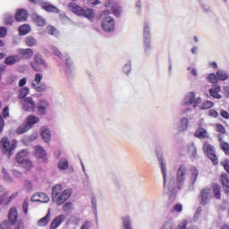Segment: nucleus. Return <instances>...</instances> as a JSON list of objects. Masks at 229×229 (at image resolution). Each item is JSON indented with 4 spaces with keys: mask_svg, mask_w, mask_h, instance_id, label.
<instances>
[{
    "mask_svg": "<svg viewBox=\"0 0 229 229\" xmlns=\"http://www.w3.org/2000/svg\"><path fill=\"white\" fill-rule=\"evenodd\" d=\"M157 160L159 162V167L161 174H163L164 191L166 194H176V191H181L185 185L187 177L189 178V191H194V183L199 176V171L196 167L187 169L185 165H181L176 170L175 178L173 175H167V163L164 159L162 154H157Z\"/></svg>",
    "mask_w": 229,
    "mask_h": 229,
    "instance_id": "f257e3e1",
    "label": "nucleus"
},
{
    "mask_svg": "<svg viewBox=\"0 0 229 229\" xmlns=\"http://www.w3.org/2000/svg\"><path fill=\"white\" fill-rule=\"evenodd\" d=\"M64 186L62 184H55L52 188V199L54 203L58 206L64 205L72 196V190L66 189L64 191Z\"/></svg>",
    "mask_w": 229,
    "mask_h": 229,
    "instance_id": "f03ea898",
    "label": "nucleus"
},
{
    "mask_svg": "<svg viewBox=\"0 0 229 229\" xmlns=\"http://www.w3.org/2000/svg\"><path fill=\"white\" fill-rule=\"evenodd\" d=\"M216 198V199H221V186L215 185L213 188H204L199 192V199L200 205H208L212 200V198Z\"/></svg>",
    "mask_w": 229,
    "mask_h": 229,
    "instance_id": "7ed1b4c3",
    "label": "nucleus"
},
{
    "mask_svg": "<svg viewBox=\"0 0 229 229\" xmlns=\"http://www.w3.org/2000/svg\"><path fill=\"white\" fill-rule=\"evenodd\" d=\"M68 8L70 12L79 15V17H86L89 21H94V10L89 7H81L74 3H70Z\"/></svg>",
    "mask_w": 229,
    "mask_h": 229,
    "instance_id": "20e7f679",
    "label": "nucleus"
},
{
    "mask_svg": "<svg viewBox=\"0 0 229 229\" xmlns=\"http://www.w3.org/2000/svg\"><path fill=\"white\" fill-rule=\"evenodd\" d=\"M50 51H52V53L55 55V56H58L61 62H64L65 64L64 72L66 76H71V74L72 73V62H71V58H69V55L67 54L64 55L60 53V50H58V48L55 46H50Z\"/></svg>",
    "mask_w": 229,
    "mask_h": 229,
    "instance_id": "39448f33",
    "label": "nucleus"
},
{
    "mask_svg": "<svg viewBox=\"0 0 229 229\" xmlns=\"http://www.w3.org/2000/svg\"><path fill=\"white\" fill-rule=\"evenodd\" d=\"M110 13L109 10H106L100 13L99 17L101 19V26L104 31H114L115 30V21L112 16H108Z\"/></svg>",
    "mask_w": 229,
    "mask_h": 229,
    "instance_id": "423d86ee",
    "label": "nucleus"
},
{
    "mask_svg": "<svg viewBox=\"0 0 229 229\" xmlns=\"http://www.w3.org/2000/svg\"><path fill=\"white\" fill-rule=\"evenodd\" d=\"M143 49L147 56L151 55V32L148 22H145L143 29Z\"/></svg>",
    "mask_w": 229,
    "mask_h": 229,
    "instance_id": "0eeeda50",
    "label": "nucleus"
},
{
    "mask_svg": "<svg viewBox=\"0 0 229 229\" xmlns=\"http://www.w3.org/2000/svg\"><path fill=\"white\" fill-rule=\"evenodd\" d=\"M201 98L199 97L196 98V93L195 92H189L187 93L182 102V106H191V105H193V108H198L199 105H201Z\"/></svg>",
    "mask_w": 229,
    "mask_h": 229,
    "instance_id": "6e6552de",
    "label": "nucleus"
},
{
    "mask_svg": "<svg viewBox=\"0 0 229 229\" xmlns=\"http://www.w3.org/2000/svg\"><path fill=\"white\" fill-rule=\"evenodd\" d=\"M17 148V142L12 141L6 137H4L1 140V149L3 153L7 154V157L10 158L13 155V151Z\"/></svg>",
    "mask_w": 229,
    "mask_h": 229,
    "instance_id": "1a4fd4ad",
    "label": "nucleus"
},
{
    "mask_svg": "<svg viewBox=\"0 0 229 229\" xmlns=\"http://www.w3.org/2000/svg\"><path fill=\"white\" fill-rule=\"evenodd\" d=\"M42 80H44V74L39 72L35 74L31 87L34 89V90H36V92H45V90H47V84H46V82L40 83Z\"/></svg>",
    "mask_w": 229,
    "mask_h": 229,
    "instance_id": "9d476101",
    "label": "nucleus"
},
{
    "mask_svg": "<svg viewBox=\"0 0 229 229\" xmlns=\"http://www.w3.org/2000/svg\"><path fill=\"white\" fill-rule=\"evenodd\" d=\"M161 229H199L198 228V226L196 225H191L187 228V220L183 219L182 220L177 228L174 227V222L173 221V219H167L163 226L161 227Z\"/></svg>",
    "mask_w": 229,
    "mask_h": 229,
    "instance_id": "9b49d317",
    "label": "nucleus"
},
{
    "mask_svg": "<svg viewBox=\"0 0 229 229\" xmlns=\"http://www.w3.org/2000/svg\"><path fill=\"white\" fill-rule=\"evenodd\" d=\"M203 151L211 159L214 165H217V156H216V148L208 142H205L203 146Z\"/></svg>",
    "mask_w": 229,
    "mask_h": 229,
    "instance_id": "f8f14e48",
    "label": "nucleus"
},
{
    "mask_svg": "<svg viewBox=\"0 0 229 229\" xmlns=\"http://www.w3.org/2000/svg\"><path fill=\"white\" fill-rule=\"evenodd\" d=\"M38 65H43V67L47 68V63H46V60H44V57H42V55L40 54H37L34 56V63L30 64V66L34 71L40 72L41 70Z\"/></svg>",
    "mask_w": 229,
    "mask_h": 229,
    "instance_id": "ddd939ff",
    "label": "nucleus"
},
{
    "mask_svg": "<svg viewBox=\"0 0 229 229\" xmlns=\"http://www.w3.org/2000/svg\"><path fill=\"white\" fill-rule=\"evenodd\" d=\"M36 108L38 115H46L49 108V101L44 98L39 99L36 105Z\"/></svg>",
    "mask_w": 229,
    "mask_h": 229,
    "instance_id": "4468645a",
    "label": "nucleus"
},
{
    "mask_svg": "<svg viewBox=\"0 0 229 229\" xmlns=\"http://www.w3.org/2000/svg\"><path fill=\"white\" fill-rule=\"evenodd\" d=\"M106 8H111L114 15L115 17H119L121 13H123V8L117 4V3L114 2V0H106L105 2Z\"/></svg>",
    "mask_w": 229,
    "mask_h": 229,
    "instance_id": "2eb2a0df",
    "label": "nucleus"
},
{
    "mask_svg": "<svg viewBox=\"0 0 229 229\" xmlns=\"http://www.w3.org/2000/svg\"><path fill=\"white\" fill-rule=\"evenodd\" d=\"M22 106L23 110H25L26 112H35V110L37 109V104L31 97H28L22 100Z\"/></svg>",
    "mask_w": 229,
    "mask_h": 229,
    "instance_id": "dca6fc26",
    "label": "nucleus"
},
{
    "mask_svg": "<svg viewBox=\"0 0 229 229\" xmlns=\"http://www.w3.org/2000/svg\"><path fill=\"white\" fill-rule=\"evenodd\" d=\"M34 150L36 158H38L41 162H47V153H46V150L42 147L36 146L34 147Z\"/></svg>",
    "mask_w": 229,
    "mask_h": 229,
    "instance_id": "f3484780",
    "label": "nucleus"
},
{
    "mask_svg": "<svg viewBox=\"0 0 229 229\" xmlns=\"http://www.w3.org/2000/svg\"><path fill=\"white\" fill-rule=\"evenodd\" d=\"M187 130H189V118L184 116L180 118L177 123V131L183 133V131H187Z\"/></svg>",
    "mask_w": 229,
    "mask_h": 229,
    "instance_id": "a211bd4d",
    "label": "nucleus"
},
{
    "mask_svg": "<svg viewBox=\"0 0 229 229\" xmlns=\"http://www.w3.org/2000/svg\"><path fill=\"white\" fill-rule=\"evenodd\" d=\"M67 219V216L64 214H61L57 216H55L53 221L50 224V228L49 229H56L62 223H64L65 220Z\"/></svg>",
    "mask_w": 229,
    "mask_h": 229,
    "instance_id": "6ab92c4d",
    "label": "nucleus"
},
{
    "mask_svg": "<svg viewBox=\"0 0 229 229\" xmlns=\"http://www.w3.org/2000/svg\"><path fill=\"white\" fill-rule=\"evenodd\" d=\"M121 220V229H133V221L131 220V216L130 215L122 216Z\"/></svg>",
    "mask_w": 229,
    "mask_h": 229,
    "instance_id": "aec40b11",
    "label": "nucleus"
},
{
    "mask_svg": "<svg viewBox=\"0 0 229 229\" xmlns=\"http://www.w3.org/2000/svg\"><path fill=\"white\" fill-rule=\"evenodd\" d=\"M28 11L20 9L16 12L14 19L17 22H25V21H28Z\"/></svg>",
    "mask_w": 229,
    "mask_h": 229,
    "instance_id": "412c9836",
    "label": "nucleus"
},
{
    "mask_svg": "<svg viewBox=\"0 0 229 229\" xmlns=\"http://www.w3.org/2000/svg\"><path fill=\"white\" fill-rule=\"evenodd\" d=\"M18 54L23 60H30L33 57V50L31 48H20L18 49Z\"/></svg>",
    "mask_w": 229,
    "mask_h": 229,
    "instance_id": "4be33fe9",
    "label": "nucleus"
},
{
    "mask_svg": "<svg viewBox=\"0 0 229 229\" xmlns=\"http://www.w3.org/2000/svg\"><path fill=\"white\" fill-rule=\"evenodd\" d=\"M31 201H39L40 203H49V197L44 192H38L31 198Z\"/></svg>",
    "mask_w": 229,
    "mask_h": 229,
    "instance_id": "5701e85b",
    "label": "nucleus"
},
{
    "mask_svg": "<svg viewBox=\"0 0 229 229\" xmlns=\"http://www.w3.org/2000/svg\"><path fill=\"white\" fill-rule=\"evenodd\" d=\"M194 137L199 139L200 140H203V139H208V131L205 128H197Z\"/></svg>",
    "mask_w": 229,
    "mask_h": 229,
    "instance_id": "b1692460",
    "label": "nucleus"
},
{
    "mask_svg": "<svg viewBox=\"0 0 229 229\" xmlns=\"http://www.w3.org/2000/svg\"><path fill=\"white\" fill-rule=\"evenodd\" d=\"M38 123H40V118L30 114L29 115L26 120H25V123L31 129L33 128V126H35V124H38Z\"/></svg>",
    "mask_w": 229,
    "mask_h": 229,
    "instance_id": "393cba45",
    "label": "nucleus"
},
{
    "mask_svg": "<svg viewBox=\"0 0 229 229\" xmlns=\"http://www.w3.org/2000/svg\"><path fill=\"white\" fill-rule=\"evenodd\" d=\"M40 135L44 142H49L51 140V130L47 127H41Z\"/></svg>",
    "mask_w": 229,
    "mask_h": 229,
    "instance_id": "a878e982",
    "label": "nucleus"
},
{
    "mask_svg": "<svg viewBox=\"0 0 229 229\" xmlns=\"http://www.w3.org/2000/svg\"><path fill=\"white\" fill-rule=\"evenodd\" d=\"M19 217V213L17 212V208H12L9 210L8 218L11 225H15L17 223V219Z\"/></svg>",
    "mask_w": 229,
    "mask_h": 229,
    "instance_id": "bb28decb",
    "label": "nucleus"
},
{
    "mask_svg": "<svg viewBox=\"0 0 229 229\" xmlns=\"http://www.w3.org/2000/svg\"><path fill=\"white\" fill-rule=\"evenodd\" d=\"M49 221H51V208H48L47 215L38 221V226H47Z\"/></svg>",
    "mask_w": 229,
    "mask_h": 229,
    "instance_id": "cd10ccee",
    "label": "nucleus"
},
{
    "mask_svg": "<svg viewBox=\"0 0 229 229\" xmlns=\"http://www.w3.org/2000/svg\"><path fill=\"white\" fill-rule=\"evenodd\" d=\"M217 140L220 142V149L224 151L225 155H229V144L223 140V135L218 134L217 135Z\"/></svg>",
    "mask_w": 229,
    "mask_h": 229,
    "instance_id": "c85d7f7f",
    "label": "nucleus"
},
{
    "mask_svg": "<svg viewBox=\"0 0 229 229\" xmlns=\"http://www.w3.org/2000/svg\"><path fill=\"white\" fill-rule=\"evenodd\" d=\"M37 139H38V134L37 132H34L31 135L23 136L21 140L23 144H26L28 146L30 142H34V140H37Z\"/></svg>",
    "mask_w": 229,
    "mask_h": 229,
    "instance_id": "c756f323",
    "label": "nucleus"
},
{
    "mask_svg": "<svg viewBox=\"0 0 229 229\" xmlns=\"http://www.w3.org/2000/svg\"><path fill=\"white\" fill-rule=\"evenodd\" d=\"M41 8H43V10H46V12H52L53 13H60V10H58V8H56V6H55L49 3L42 4Z\"/></svg>",
    "mask_w": 229,
    "mask_h": 229,
    "instance_id": "7c9ffc66",
    "label": "nucleus"
},
{
    "mask_svg": "<svg viewBox=\"0 0 229 229\" xmlns=\"http://www.w3.org/2000/svg\"><path fill=\"white\" fill-rule=\"evenodd\" d=\"M219 92H221V87L219 85H215L213 89H209L210 96L216 99H221Z\"/></svg>",
    "mask_w": 229,
    "mask_h": 229,
    "instance_id": "2f4dec72",
    "label": "nucleus"
},
{
    "mask_svg": "<svg viewBox=\"0 0 229 229\" xmlns=\"http://www.w3.org/2000/svg\"><path fill=\"white\" fill-rule=\"evenodd\" d=\"M221 182H222V185H223V187L225 189V194H229V179H228V174H222Z\"/></svg>",
    "mask_w": 229,
    "mask_h": 229,
    "instance_id": "473e14b6",
    "label": "nucleus"
},
{
    "mask_svg": "<svg viewBox=\"0 0 229 229\" xmlns=\"http://www.w3.org/2000/svg\"><path fill=\"white\" fill-rule=\"evenodd\" d=\"M21 56L14 55H10L5 58V64L6 65H14V64H17V62H20Z\"/></svg>",
    "mask_w": 229,
    "mask_h": 229,
    "instance_id": "72a5a7b5",
    "label": "nucleus"
},
{
    "mask_svg": "<svg viewBox=\"0 0 229 229\" xmlns=\"http://www.w3.org/2000/svg\"><path fill=\"white\" fill-rule=\"evenodd\" d=\"M26 157H28V150L23 149L17 154L16 161L18 164H22L25 160H28L26 159Z\"/></svg>",
    "mask_w": 229,
    "mask_h": 229,
    "instance_id": "f704fd0d",
    "label": "nucleus"
},
{
    "mask_svg": "<svg viewBox=\"0 0 229 229\" xmlns=\"http://www.w3.org/2000/svg\"><path fill=\"white\" fill-rule=\"evenodd\" d=\"M32 19L37 26H44L46 24V19L44 17L35 13L32 15Z\"/></svg>",
    "mask_w": 229,
    "mask_h": 229,
    "instance_id": "c9c22d12",
    "label": "nucleus"
},
{
    "mask_svg": "<svg viewBox=\"0 0 229 229\" xmlns=\"http://www.w3.org/2000/svg\"><path fill=\"white\" fill-rule=\"evenodd\" d=\"M58 169H60V171H67V169H69V161L67 158L64 157L59 160Z\"/></svg>",
    "mask_w": 229,
    "mask_h": 229,
    "instance_id": "e433bc0d",
    "label": "nucleus"
},
{
    "mask_svg": "<svg viewBox=\"0 0 229 229\" xmlns=\"http://www.w3.org/2000/svg\"><path fill=\"white\" fill-rule=\"evenodd\" d=\"M216 76L220 81H226V80L229 78L228 72H226L225 70H218L216 72Z\"/></svg>",
    "mask_w": 229,
    "mask_h": 229,
    "instance_id": "4c0bfd02",
    "label": "nucleus"
},
{
    "mask_svg": "<svg viewBox=\"0 0 229 229\" xmlns=\"http://www.w3.org/2000/svg\"><path fill=\"white\" fill-rule=\"evenodd\" d=\"M31 31V27L29 24H23L19 27V33L21 36L28 35Z\"/></svg>",
    "mask_w": 229,
    "mask_h": 229,
    "instance_id": "58836bf2",
    "label": "nucleus"
},
{
    "mask_svg": "<svg viewBox=\"0 0 229 229\" xmlns=\"http://www.w3.org/2000/svg\"><path fill=\"white\" fill-rule=\"evenodd\" d=\"M31 130L29 125H27L26 122L20 125L17 130L16 133L18 135H22V133H26V131H30Z\"/></svg>",
    "mask_w": 229,
    "mask_h": 229,
    "instance_id": "ea45409f",
    "label": "nucleus"
},
{
    "mask_svg": "<svg viewBox=\"0 0 229 229\" xmlns=\"http://www.w3.org/2000/svg\"><path fill=\"white\" fill-rule=\"evenodd\" d=\"M4 22L6 26H12L13 24V14L6 13L4 14Z\"/></svg>",
    "mask_w": 229,
    "mask_h": 229,
    "instance_id": "a19ab883",
    "label": "nucleus"
},
{
    "mask_svg": "<svg viewBox=\"0 0 229 229\" xmlns=\"http://www.w3.org/2000/svg\"><path fill=\"white\" fill-rule=\"evenodd\" d=\"M25 44L29 47H33L35 46H37L38 41L35 38H33V36H28L25 38Z\"/></svg>",
    "mask_w": 229,
    "mask_h": 229,
    "instance_id": "79ce46f5",
    "label": "nucleus"
},
{
    "mask_svg": "<svg viewBox=\"0 0 229 229\" xmlns=\"http://www.w3.org/2000/svg\"><path fill=\"white\" fill-rule=\"evenodd\" d=\"M30 94V89L29 88H21L19 90V98L20 99H24L28 95Z\"/></svg>",
    "mask_w": 229,
    "mask_h": 229,
    "instance_id": "37998d69",
    "label": "nucleus"
},
{
    "mask_svg": "<svg viewBox=\"0 0 229 229\" xmlns=\"http://www.w3.org/2000/svg\"><path fill=\"white\" fill-rule=\"evenodd\" d=\"M47 32L49 34V35H53V37H58L59 35V32H58V30H56L55 27L53 26H48L47 28Z\"/></svg>",
    "mask_w": 229,
    "mask_h": 229,
    "instance_id": "c03bdc74",
    "label": "nucleus"
},
{
    "mask_svg": "<svg viewBox=\"0 0 229 229\" xmlns=\"http://www.w3.org/2000/svg\"><path fill=\"white\" fill-rule=\"evenodd\" d=\"M207 80L209 81V83H217V81H219L217 74L215 73H209L207 77Z\"/></svg>",
    "mask_w": 229,
    "mask_h": 229,
    "instance_id": "a18cd8bd",
    "label": "nucleus"
},
{
    "mask_svg": "<svg viewBox=\"0 0 229 229\" xmlns=\"http://www.w3.org/2000/svg\"><path fill=\"white\" fill-rule=\"evenodd\" d=\"M212 106H214V102L207 100L200 106V109L208 110V108H212Z\"/></svg>",
    "mask_w": 229,
    "mask_h": 229,
    "instance_id": "49530a36",
    "label": "nucleus"
},
{
    "mask_svg": "<svg viewBox=\"0 0 229 229\" xmlns=\"http://www.w3.org/2000/svg\"><path fill=\"white\" fill-rule=\"evenodd\" d=\"M91 207L95 216H98V199L96 197H92L91 199Z\"/></svg>",
    "mask_w": 229,
    "mask_h": 229,
    "instance_id": "de8ad7c7",
    "label": "nucleus"
},
{
    "mask_svg": "<svg viewBox=\"0 0 229 229\" xmlns=\"http://www.w3.org/2000/svg\"><path fill=\"white\" fill-rule=\"evenodd\" d=\"M123 71L124 74H130V72H131V61L127 62L123 65Z\"/></svg>",
    "mask_w": 229,
    "mask_h": 229,
    "instance_id": "09e8293b",
    "label": "nucleus"
},
{
    "mask_svg": "<svg viewBox=\"0 0 229 229\" xmlns=\"http://www.w3.org/2000/svg\"><path fill=\"white\" fill-rule=\"evenodd\" d=\"M216 131H218V133H220V135H225V133H226V129H225V126H223V124L217 123L216 124Z\"/></svg>",
    "mask_w": 229,
    "mask_h": 229,
    "instance_id": "8fccbe9b",
    "label": "nucleus"
},
{
    "mask_svg": "<svg viewBox=\"0 0 229 229\" xmlns=\"http://www.w3.org/2000/svg\"><path fill=\"white\" fill-rule=\"evenodd\" d=\"M189 153H190L191 158L196 157V146H194V144H191L189 146Z\"/></svg>",
    "mask_w": 229,
    "mask_h": 229,
    "instance_id": "3c124183",
    "label": "nucleus"
},
{
    "mask_svg": "<svg viewBox=\"0 0 229 229\" xmlns=\"http://www.w3.org/2000/svg\"><path fill=\"white\" fill-rule=\"evenodd\" d=\"M63 210H64V212H69V211L72 210V202H66L63 206Z\"/></svg>",
    "mask_w": 229,
    "mask_h": 229,
    "instance_id": "603ef678",
    "label": "nucleus"
},
{
    "mask_svg": "<svg viewBox=\"0 0 229 229\" xmlns=\"http://www.w3.org/2000/svg\"><path fill=\"white\" fill-rule=\"evenodd\" d=\"M22 167H24L25 169H27V171H29V169H31V161L30 160H25L22 163H20Z\"/></svg>",
    "mask_w": 229,
    "mask_h": 229,
    "instance_id": "864d4df0",
    "label": "nucleus"
},
{
    "mask_svg": "<svg viewBox=\"0 0 229 229\" xmlns=\"http://www.w3.org/2000/svg\"><path fill=\"white\" fill-rule=\"evenodd\" d=\"M186 71H191V76H193V78H198V70L196 68H192L191 66H188L186 68Z\"/></svg>",
    "mask_w": 229,
    "mask_h": 229,
    "instance_id": "5fc2aeb1",
    "label": "nucleus"
},
{
    "mask_svg": "<svg viewBox=\"0 0 229 229\" xmlns=\"http://www.w3.org/2000/svg\"><path fill=\"white\" fill-rule=\"evenodd\" d=\"M2 174H4V180L7 182H12V177H10V174L6 171V169L2 168Z\"/></svg>",
    "mask_w": 229,
    "mask_h": 229,
    "instance_id": "6e6d98bb",
    "label": "nucleus"
},
{
    "mask_svg": "<svg viewBox=\"0 0 229 229\" xmlns=\"http://www.w3.org/2000/svg\"><path fill=\"white\" fill-rule=\"evenodd\" d=\"M28 207H30V199H26L23 202L22 208L24 214H28Z\"/></svg>",
    "mask_w": 229,
    "mask_h": 229,
    "instance_id": "4d7b16f0",
    "label": "nucleus"
},
{
    "mask_svg": "<svg viewBox=\"0 0 229 229\" xmlns=\"http://www.w3.org/2000/svg\"><path fill=\"white\" fill-rule=\"evenodd\" d=\"M8 33V29L6 27H0V38L6 37Z\"/></svg>",
    "mask_w": 229,
    "mask_h": 229,
    "instance_id": "13d9d810",
    "label": "nucleus"
},
{
    "mask_svg": "<svg viewBox=\"0 0 229 229\" xmlns=\"http://www.w3.org/2000/svg\"><path fill=\"white\" fill-rule=\"evenodd\" d=\"M183 206L182 204H175L172 209L173 212H182Z\"/></svg>",
    "mask_w": 229,
    "mask_h": 229,
    "instance_id": "bf43d9fd",
    "label": "nucleus"
},
{
    "mask_svg": "<svg viewBox=\"0 0 229 229\" xmlns=\"http://www.w3.org/2000/svg\"><path fill=\"white\" fill-rule=\"evenodd\" d=\"M201 212H203V208H201V207H199L194 215L195 221H198V219H199V216H201Z\"/></svg>",
    "mask_w": 229,
    "mask_h": 229,
    "instance_id": "052dcab7",
    "label": "nucleus"
},
{
    "mask_svg": "<svg viewBox=\"0 0 229 229\" xmlns=\"http://www.w3.org/2000/svg\"><path fill=\"white\" fill-rule=\"evenodd\" d=\"M135 8L138 10V13H140L142 10V2L140 0L136 1Z\"/></svg>",
    "mask_w": 229,
    "mask_h": 229,
    "instance_id": "680f3d73",
    "label": "nucleus"
},
{
    "mask_svg": "<svg viewBox=\"0 0 229 229\" xmlns=\"http://www.w3.org/2000/svg\"><path fill=\"white\" fill-rule=\"evenodd\" d=\"M80 222V219H78V217L76 216H71L68 221H67V225H69V223H74V225H78V223Z\"/></svg>",
    "mask_w": 229,
    "mask_h": 229,
    "instance_id": "e2e57ef3",
    "label": "nucleus"
},
{
    "mask_svg": "<svg viewBox=\"0 0 229 229\" xmlns=\"http://www.w3.org/2000/svg\"><path fill=\"white\" fill-rule=\"evenodd\" d=\"M220 115L224 119H229V113L227 111H225L224 109L220 110Z\"/></svg>",
    "mask_w": 229,
    "mask_h": 229,
    "instance_id": "0e129e2a",
    "label": "nucleus"
},
{
    "mask_svg": "<svg viewBox=\"0 0 229 229\" xmlns=\"http://www.w3.org/2000/svg\"><path fill=\"white\" fill-rule=\"evenodd\" d=\"M25 189L27 191H33V184L31 183V182L26 181L25 182Z\"/></svg>",
    "mask_w": 229,
    "mask_h": 229,
    "instance_id": "69168bd1",
    "label": "nucleus"
},
{
    "mask_svg": "<svg viewBox=\"0 0 229 229\" xmlns=\"http://www.w3.org/2000/svg\"><path fill=\"white\" fill-rule=\"evenodd\" d=\"M90 226H92V224L89 221H86L80 229H90Z\"/></svg>",
    "mask_w": 229,
    "mask_h": 229,
    "instance_id": "338daca9",
    "label": "nucleus"
},
{
    "mask_svg": "<svg viewBox=\"0 0 229 229\" xmlns=\"http://www.w3.org/2000/svg\"><path fill=\"white\" fill-rule=\"evenodd\" d=\"M222 165L224 166L226 173H229V161L226 160V161L222 162Z\"/></svg>",
    "mask_w": 229,
    "mask_h": 229,
    "instance_id": "774afa93",
    "label": "nucleus"
}]
</instances>
